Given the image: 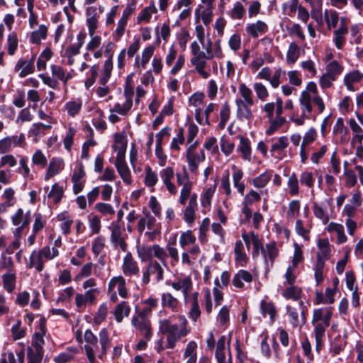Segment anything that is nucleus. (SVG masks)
<instances>
[{"label":"nucleus","mask_w":363,"mask_h":363,"mask_svg":"<svg viewBox=\"0 0 363 363\" xmlns=\"http://www.w3.org/2000/svg\"><path fill=\"white\" fill-rule=\"evenodd\" d=\"M177 183L181 186L179 202L184 206L189 199L188 206L184 212V219L189 225H192L196 218V211L197 209V195L192 194L193 184L190 181L186 171L184 174L177 173Z\"/></svg>","instance_id":"obj_1"},{"label":"nucleus","mask_w":363,"mask_h":363,"mask_svg":"<svg viewBox=\"0 0 363 363\" xmlns=\"http://www.w3.org/2000/svg\"><path fill=\"white\" fill-rule=\"evenodd\" d=\"M176 318L178 319V323H173L171 319L160 320V331L167 335V347L169 349L174 348L176 343L189 332L185 316L178 315Z\"/></svg>","instance_id":"obj_2"},{"label":"nucleus","mask_w":363,"mask_h":363,"mask_svg":"<svg viewBox=\"0 0 363 363\" xmlns=\"http://www.w3.org/2000/svg\"><path fill=\"white\" fill-rule=\"evenodd\" d=\"M99 339L101 345L100 350L96 336L94 335L91 330H87L85 331L84 340L86 344L84 345V350L90 363H95V357L96 354H98L99 357L101 359L107 352V350L110 347L108 333L106 328H104L100 331Z\"/></svg>","instance_id":"obj_3"},{"label":"nucleus","mask_w":363,"mask_h":363,"mask_svg":"<svg viewBox=\"0 0 363 363\" xmlns=\"http://www.w3.org/2000/svg\"><path fill=\"white\" fill-rule=\"evenodd\" d=\"M331 318V308H320L315 309L313 312L311 323L314 326L317 349L322 345L323 338L325 335L326 328L330 325Z\"/></svg>","instance_id":"obj_4"},{"label":"nucleus","mask_w":363,"mask_h":363,"mask_svg":"<svg viewBox=\"0 0 363 363\" xmlns=\"http://www.w3.org/2000/svg\"><path fill=\"white\" fill-rule=\"evenodd\" d=\"M197 141L194 142L189 145L186 151V160L188 162L189 170L192 173H196L199 164L206 159V155L203 150H198Z\"/></svg>","instance_id":"obj_5"},{"label":"nucleus","mask_w":363,"mask_h":363,"mask_svg":"<svg viewBox=\"0 0 363 363\" xmlns=\"http://www.w3.org/2000/svg\"><path fill=\"white\" fill-rule=\"evenodd\" d=\"M317 92H302L300 97L301 107L305 108L308 113H311L313 107H316L318 113H322L325 109L323 99L316 94Z\"/></svg>","instance_id":"obj_6"},{"label":"nucleus","mask_w":363,"mask_h":363,"mask_svg":"<svg viewBox=\"0 0 363 363\" xmlns=\"http://www.w3.org/2000/svg\"><path fill=\"white\" fill-rule=\"evenodd\" d=\"M241 96L242 98L237 99L235 101L238 106V117L240 120L250 122L253 117L251 110L248 108L249 105L253 104L251 92H241Z\"/></svg>","instance_id":"obj_7"},{"label":"nucleus","mask_w":363,"mask_h":363,"mask_svg":"<svg viewBox=\"0 0 363 363\" xmlns=\"http://www.w3.org/2000/svg\"><path fill=\"white\" fill-rule=\"evenodd\" d=\"M150 276H155L157 282L161 281L164 278V269L157 261L149 262L147 267L143 270L142 277L143 284L150 283Z\"/></svg>","instance_id":"obj_8"},{"label":"nucleus","mask_w":363,"mask_h":363,"mask_svg":"<svg viewBox=\"0 0 363 363\" xmlns=\"http://www.w3.org/2000/svg\"><path fill=\"white\" fill-rule=\"evenodd\" d=\"M170 286L175 291H182L184 299L191 294L193 283L189 276H181L170 284Z\"/></svg>","instance_id":"obj_9"},{"label":"nucleus","mask_w":363,"mask_h":363,"mask_svg":"<svg viewBox=\"0 0 363 363\" xmlns=\"http://www.w3.org/2000/svg\"><path fill=\"white\" fill-rule=\"evenodd\" d=\"M132 323L134 327L140 332L144 338L150 340L152 337V329L150 322L143 315L134 316L132 318Z\"/></svg>","instance_id":"obj_10"},{"label":"nucleus","mask_w":363,"mask_h":363,"mask_svg":"<svg viewBox=\"0 0 363 363\" xmlns=\"http://www.w3.org/2000/svg\"><path fill=\"white\" fill-rule=\"evenodd\" d=\"M107 291H117L121 298H127L128 289L124 277L121 275L112 277L108 281Z\"/></svg>","instance_id":"obj_11"},{"label":"nucleus","mask_w":363,"mask_h":363,"mask_svg":"<svg viewBox=\"0 0 363 363\" xmlns=\"http://www.w3.org/2000/svg\"><path fill=\"white\" fill-rule=\"evenodd\" d=\"M135 9V1H132L131 4H128L123 11V14L121 18L119 19L118 22V26L116 30V34L118 36V40L125 32V27L127 26L128 20L129 17L132 15Z\"/></svg>","instance_id":"obj_12"},{"label":"nucleus","mask_w":363,"mask_h":363,"mask_svg":"<svg viewBox=\"0 0 363 363\" xmlns=\"http://www.w3.org/2000/svg\"><path fill=\"white\" fill-rule=\"evenodd\" d=\"M122 272L126 277H135L139 274L140 268L131 253L128 252L123 258Z\"/></svg>","instance_id":"obj_13"},{"label":"nucleus","mask_w":363,"mask_h":363,"mask_svg":"<svg viewBox=\"0 0 363 363\" xmlns=\"http://www.w3.org/2000/svg\"><path fill=\"white\" fill-rule=\"evenodd\" d=\"M65 167V162L62 158L52 157L49 161L47 167L46 172L45 174L44 179L45 181L50 180L52 177L59 174Z\"/></svg>","instance_id":"obj_14"},{"label":"nucleus","mask_w":363,"mask_h":363,"mask_svg":"<svg viewBox=\"0 0 363 363\" xmlns=\"http://www.w3.org/2000/svg\"><path fill=\"white\" fill-rule=\"evenodd\" d=\"M99 291L97 288L87 290L84 294H77L75 296V304L78 308L84 307L87 303H93Z\"/></svg>","instance_id":"obj_15"},{"label":"nucleus","mask_w":363,"mask_h":363,"mask_svg":"<svg viewBox=\"0 0 363 363\" xmlns=\"http://www.w3.org/2000/svg\"><path fill=\"white\" fill-rule=\"evenodd\" d=\"M174 176V172L171 167H167L160 171V177L162 182L168 192L172 195H175L177 193V188L172 182Z\"/></svg>","instance_id":"obj_16"},{"label":"nucleus","mask_w":363,"mask_h":363,"mask_svg":"<svg viewBox=\"0 0 363 363\" xmlns=\"http://www.w3.org/2000/svg\"><path fill=\"white\" fill-rule=\"evenodd\" d=\"M112 148L117 153L116 159L125 158L127 139L123 133H115Z\"/></svg>","instance_id":"obj_17"},{"label":"nucleus","mask_w":363,"mask_h":363,"mask_svg":"<svg viewBox=\"0 0 363 363\" xmlns=\"http://www.w3.org/2000/svg\"><path fill=\"white\" fill-rule=\"evenodd\" d=\"M161 304L172 312H178L181 308L179 300L170 292H164L162 294Z\"/></svg>","instance_id":"obj_18"},{"label":"nucleus","mask_w":363,"mask_h":363,"mask_svg":"<svg viewBox=\"0 0 363 363\" xmlns=\"http://www.w3.org/2000/svg\"><path fill=\"white\" fill-rule=\"evenodd\" d=\"M115 166L123 182L128 185L132 184V177L125 158L116 159Z\"/></svg>","instance_id":"obj_19"},{"label":"nucleus","mask_w":363,"mask_h":363,"mask_svg":"<svg viewBox=\"0 0 363 363\" xmlns=\"http://www.w3.org/2000/svg\"><path fill=\"white\" fill-rule=\"evenodd\" d=\"M198 296L199 293L195 291L188 296L186 299H184L186 303H189L191 304L189 316L194 321H196L201 315V311L198 302Z\"/></svg>","instance_id":"obj_20"},{"label":"nucleus","mask_w":363,"mask_h":363,"mask_svg":"<svg viewBox=\"0 0 363 363\" xmlns=\"http://www.w3.org/2000/svg\"><path fill=\"white\" fill-rule=\"evenodd\" d=\"M238 138L240 143L238 146V151L240 153L242 159L252 162V148L250 140L242 135L238 136Z\"/></svg>","instance_id":"obj_21"},{"label":"nucleus","mask_w":363,"mask_h":363,"mask_svg":"<svg viewBox=\"0 0 363 363\" xmlns=\"http://www.w3.org/2000/svg\"><path fill=\"white\" fill-rule=\"evenodd\" d=\"M133 93L134 92H125V101L123 104H116L113 109H111V111L119 113L121 115H125L131 108L133 104Z\"/></svg>","instance_id":"obj_22"},{"label":"nucleus","mask_w":363,"mask_h":363,"mask_svg":"<svg viewBox=\"0 0 363 363\" xmlns=\"http://www.w3.org/2000/svg\"><path fill=\"white\" fill-rule=\"evenodd\" d=\"M35 56H33L32 58L29 61H26L22 59H20L16 66L15 69L19 70L20 69H22L21 72L19 73V77L23 78L27 76L29 74L33 73L35 71L34 67V60H35Z\"/></svg>","instance_id":"obj_23"},{"label":"nucleus","mask_w":363,"mask_h":363,"mask_svg":"<svg viewBox=\"0 0 363 363\" xmlns=\"http://www.w3.org/2000/svg\"><path fill=\"white\" fill-rule=\"evenodd\" d=\"M252 280L253 277L250 272L245 269H240L234 275L232 283L235 287L242 289L244 286V281L246 283H250Z\"/></svg>","instance_id":"obj_24"},{"label":"nucleus","mask_w":363,"mask_h":363,"mask_svg":"<svg viewBox=\"0 0 363 363\" xmlns=\"http://www.w3.org/2000/svg\"><path fill=\"white\" fill-rule=\"evenodd\" d=\"M317 246L316 259L325 262L330 257L331 249L329 241L327 239H319Z\"/></svg>","instance_id":"obj_25"},{"label":"nucleus","mask_w":363,"mask_h":363,"mask_svg":"<svg viewBox=\"0 0 363 363\" xmlns=\"http://www.w3.org/2000/svg\"><path fill=\"white\" fill-rule=\"evenodd\" d=\"M349 125L353 134L351 139V146L354 147L357 143H362L363 130L353 118L350 119Z\"/></svg>","instance_id":"obj_26"},{"label":"nucleus","mask_w":363,"mask_h":363,"mask_svg":"<svg viewBox=\"0 0 363 363\" xmlns=\"http://www.w3.org/2000/svg\"><path fill=\"white\" fill-rule=\"evenodd\" d=\"M11 221L13 225L28 227L30 222V213L29 211L24 213L22 208H18L11 216Z\"/></svg>","instance_id":"obj_27"},{"label":"nucleus","mask_w":363,"mask_h":363,"mask_svg":"<svg viewBox=\"0 0 363 363\" xmlns=\"http://www.w3.org/2000/svg\"><path fill=\"white\" fill-rule=\"evenodd\" d=\"M286 313L289 317L290 323L293 327H301L306 323V316L303 312L301 313V318L296 308L291 306H286Z\"/></svg>","instance_id":"obj_28"},{"label":"nucleus","mask_w":363,"mask_h":363,"mask_svg":"<svg viewBox=\"0 0 363 363\" xmlns=\"http://www.w3.org/2000/svg\"><path fill=\"white\" fill-rule=\"evenodd\" d=\"M268 30L267 25L262 21H257L255 23H250L246 26V31L253 38H257L259 33L264 34Z\"/></svg>","instance_id":"obj_29"},{"label":"nucleus","mask_w":363,"mask_h":363,"mask_svg":"<svg viewBox=\"0 0 363 363\" xmlns=\"http://www.w3.org/2000/svg\"><path fill=\"white\" fill-rule=\"evenodd\" d=\"M242 238L247 249L250 248L251 244L253 245L255 253H257L260 249H262L261 240H259L258 235L255 234L254 232H251L250 233L245 232L242 234Z\"/></svg>","instance_id":"obj_30"},{"label":"nucleus","mask_w":363,"mask_h":363,"mask_svg":"<svg viewBox=\"0 0 363 363\" xmlns=\"http://www.w3.org/2000/svg\"><path fill=\"white\" fill-rule=\"evenodd\" d=\"M111 242L116 247H119L122 251L127 250V245L122 238V233L121 228L118 225L113 226L111 235Z\"/></svg>","instance_id":"obj_31"},{"label":"nucleus","mask_w":363,"mask_h":363,"mask_svg":"<svg viewBox=\"0 0 363 363\" xmlns=\"http://www.w3.org/2000/svg\"><path fill=\"white\" fill-rule=\"evenodd\" d=\"M363 79V73L354 70L345 75L344 82L348 91H355L353 84L359 82Z\"/></svg>","instance_id":"obj_32"},{"label":"nucleus","mask_w":363,"mask_h":363,"mask_svg":"<svg viewBox=\"0 0 363 363\" xmlns=\"http://www.w3.org/2000/svg\"><path fill=\"white\" fill-rule=\"evenodd\" d=\"M233 169V181L234 186L238 189V191L243 195L245 186L242 182L243 177V172L241 169L237 167L235 164L231 166Z\"/></svg>","instance_id":"obj_33"},{"label":"nucleus","mask_w":363,"mask_h":363,"mask_svg":"<svg viewBox=\"0 0 363 363\" xmlns=\"http://www.w3.org/2000/svg\"><path fill=\"white\" fill-rule=\"evenodd\" d=\"M197 343L195 341H190L184 352V359L186 363H196L197 362Z\"/></svg>","instance_id":"obj_34"},{"label":"nucleus","mask_w":363,"mask_h":363,"mask_svg":"<svg viewBox=\"0 0 363 363\" xmlns=\"http://www.w3.org/2000/svg\"><path fill=\"white\" fill-rule=\"evenodd\" d=\"M327 230L329 233L335 232L336 233L337 243L342 244L347 242V238L345 233L344 227L342 225L331 222L328 224Z\"/></svg>","instance_id":"obj_35"},{"label":"nucleus","mask_w":363,"mask_h":363,"mask_svg":"<svg viewBox=\"0 0 363 363\" xmlns=\"http://www.w3.org/2000/svg\"><path fill=\"white\" fill-rule=\"evenodd\" d=\"M333 133L340 137V142L345 143L347 141L348 130L344 124V121L342 118H338L333 127Z\"/></svg>","instance_id":"obj_36"},{"label":"nucleus","mask_w":363,"mask_h":363,"mask_svg":"<svg viewBox=\"0 0 363 363\" xmlns=\"http://www.w3.org/2000/svg\"><path fill=\"white\" fill-rule=\"evenodd\" d=\"M312 209L315 218L320 219L323 224L328 223L330 220L329 214L326 208L323 204L315 202L313 204Z\"/></svg>","instance_id":"obj_37"},{"label":"nucleus","mask_w":363,"mask_h":363,"mask_svg":"<svg viewBox=\"0 0 363 363\" xmlns=\"http://www.w3.org/2000/svg\"><path fill=\"white\" fill-rule=\"evenodd\" d=\"M158 182L157 174L150 166L145 167L144 182L146 186L154 191V186Z\"/></svg>","instance_id":"obj_38"},{"label":"nucleus","mask_w":363,"mask_h":363,"mask_svg":"<svg viewBox=\"0 0 363 363\" xmlns=\"http://www.w3.org/2000/svg\"><path fill=\"white\" fill-rule=\"evenodd\" d=\"M260 309L262 315L264 316L269 315L271 323H274L277 313L274 303L263 300L260 303Z\"/></svg>","instance_id":"obj_39"},{"label":"nucleus","mask_w":363,"mask_h":363,"mask_svg":"<svg viewBox=\"0 0 363 363\" xmlns=\"http://www.w3.org/2000/svg\"><path fill=\"white\" fill-rule=\"evenodd\" d=\"M28 266L29 268H35L38 272L43 271L44 268V260L38 250H33L30 254Z\"/></svg>","instance_id":"obj_40"},{"label":"nucleus","mask_w":363,"mask_h":363,"mask_svg":"<svg viewBox=\"0 0 363 363\" xmlns=\"http://www.w3.org/2000/svg\"><path fill=\"white\" fill-rule=\"evenodd\" d=\"M260 250L263 252L264 259L266 260L269 259L272 264L279 255V249L274 242L267 243L264 248L262 247V249Z\"/></svg>","instance_id":"obj_41"},{"label":"nucleus","mask_w":363,"mask_h":363,"mask_svg":"<svg viewBox=\"0 0 363 363\" xmlns=\"http://www.w3.org/2000/svg\"><path fill=\"white\" fill-rule=\"evenodd\" d=\"M130 311V306L125 302L123 301L118 304L114 310V316L117 322L121 323L124 317H128Z\"/></svg>","instance_id":"obj_42"},{"label":"nucleus","mask_w":363,"mask_h":363,"mask_svg":"<svg viewBox=\"0 0 363 363\" xmlns=\"http://www.w3.org/2000/svg\"><path fill=\"white\" fill-rule=\"evenodd\" d=\"M48 35V28L46 26L41 24L39 26L38 30L33 31L30 37V42L32 44L40 45L41 39H45Z\"/></svg>","instance_id":"obj_43"},{"label":"nucleus","mask_w":363,"mask_h":363,"mask_svg":"<svg viewBox=\"0 0 363 363\" xmlns=\"http://www.w3.org/2000/svg\"><path fill=\"white\" fill-rule=\"evenodd\" d=\"M137 253L142 262L153 261L152 245H139L137 247Z\"/></svg>","instance_id":"obj_44"},{"label":"nucleus","mask_w":363,"mask_h":363,"mask_svg":"<svg viewBox=\"0 0 363 363\" xmlns=\"http://www.w3.org/2000/svg\"><path fill=\"white\" fill-rule=\"evenodd\" d=\"M272 174L270 172L266 171L255 178L252 179L251 183L257 189L265 187L271 180Z\"/></svg>","instance_id":"obj_45"},{"label":"nucleus","mask_w":363,"mask_h":363,"mask_svg":"<svg viewBox=\"0 0 363 363\" xmlns=\"http://www.w3.org/2000/svg\"><path fill=\"white\" fill-rule=\"evenodd\" d=\"M342 70L343 67L337 60H333L327 65L325 74L330 79L335 80L336 77L342 73Z\"/></svg>","instance_id":"obj_46"},{"label":"nucleus","mask_w":363,"mask_h":363,"mask_svg":"<svg viewBox=\"0 0 363 363\" xmlns=\"http://www.w3.org/2000/svg\"><path fill=\"white\" fill-rule=\"evenodd\" d=\"M2 280L4 289L9 293L13 292L16 286V273L9 272L2 276Z\"/></svg>","instance_id":"obj_47"},{"label":"nucleus","mask_w":363,"mask_h":363,"mask_svg":"<svg viewBox=\"0 0 363 363\" xmlns=\"http://www.w3.org/2000/svg\"><path fill=\"white\" fill-rule=\"evenodd\" d=\"M235 261L238 262L241 266H243L247 262V256L244 251V246L240 240H238L235 245Z\"/></svg>","instance_id":"obj_48"},{"label":"nucleus","mask_w":363,"mask_h":363,"mask_svg":"<svg viewBox=\"0 0 363 363\" xmlns=\"http://www.w3.org/2000/svg\"><path fill=\"white\" fill-rule=\"evenodd\" d=\"M196 242V237L191 230L182 232L179 237V245L181 247L186 250V247Z\"/></svg>","instance_id":"obj_49"},{"label":"nucleus","mask_w":363,"mask_h":363,"mask_svg":"<svg viewBox=\"0 0 363 363\" xmlns=\"http://www.w3.org/2000/svg\"><path fill=\"white\" fill-rule=\"evenodd\" d=\"M301 288L293 284L283 291L282 296L286 299L298 301L301 298Z\"/></svg>","instance_id":"obj_50"},{"label":"nucleus","mask_w":363,"mask_h":363,"mask_svg":"<svg viewBox=\"0 0 363 363\" xmlns=\"http://www.w3.org/2000/svg\"><path fill=\"white\" fill-rule=\"evenodd\" d=\"M57 220L61 222L60 228L65 235L69 233L70 227L73 223V220L70 218L67 213H62L57 216Z\"/></svg>","instance_id":"obj_51"},{"label":"nucleus","mask_w":363,"mask_h":363,"mask_svg":"<svg viewBox=\"0 0 363 363\" xmlns=\"http://www.w3.org/2000/svg\"><path fill=\"white\" fill-rule=\"evenodd\" d=\"M17 358L18 359H16L12 352L4 353L2 355L1 363H24L23 350H21L17 354Z\"/></svg>","instance_id":"obj_52"},{"label":"nucleus","mask_w":363,"mask_h":363,"mask_svg":"<svg viewBox=\"0 0 363 363\" xmlns=\"http://www.w3.org/2000/svg\"><path fill=\"white\" fill-rule=\"evenodd\" d=\"M299 57V47L298 45L292 42L288 49L286 53V60L289 64H294Z\"/></svg>","instance_id":"obj_53"},{"label":"nucleus","mask_w":363,"mask_h":363,"mask_svg":"<svg viewBox=\"0 0 363 363\" xmlns=\"http://www.w3.org/2000/svg\"><path fill=\"white\" fill-rule=\"evenodd\" d=\"M176 241L177 236L175 235L173 240L172 242L169 241L166 245V250L168 252L167 257L169 256L174 262H178L179 260V251L175 247Z\"/></svg>","instance_id":"obj_54"},{"label":"nucleus","mask_w":363,"mask_h":363,"mask_svg":"<svg viewBox=\"0 0 363 363\" xmlns=\"http://www.w3.org/2000/svg\"><path fill=\"white\" fill-rule=\"evenodd\" d=\"M325 262L324 261L316 259L313 266L315 280L318 285L322 283L323 281Z\"/></svg>","instance_id":"obj_55"},{"label":"nucleus","mask_w":363,"mask_h":363,"mask_svg":"<svg viewBox=\"0 0 363 363\" xmlns=\"http://www.w3.org/2000/svg\"><path fill=\"white\" fill-rule=\"evenodd\" d=\"M63 194V188L56 183L52 186L48 196L52 199L55 203H57L61 201Z\"/></svg>","instance_id":"obj_56"},{"label":"nucleus","mask_w":363,"mask_h":363,"mask_svg":"<svg viewBox=\"0 0 363 363\" xmlns=\"http://www.w3.org/2000/svg\"><path fill=\"white\" fill-rule=\"evenodd\" d=\"M294 251L290 267L297 268L299 263L303 260V254L301 247L297 243L294 244Z\"/></svg>","instance_id":"obj_57"},{"label":"nucleus","mask_w":363,"mask_h":363,"mask_svg":"<svg viewBox=\"0 0 363 363\" xmlns=\"http://www.w3.org/2000/svg\"><path fill=\"white\" fill-rule=\"evenodd\" d=\"M157 10L156 7L152 5V6H147L143 9L140 13H139L137 20L138 23H140L141 21L149 22L151 18V13H157Z\"/></svg>","instance_id":"obj_58"},{"label":"nucleus","mask_w":363,"mask_h":363,"mask_svg":"<svg viewBox=\"0 0 363 363\" xmlns=\"http://www.w3.org/2000/svg\"><path fill=\"white\" fill-rule=\"evenodd\" d=\"M51 123H52L51 121H50L49 124H44L42 123H34L32 125V126L30 129V133L35 137H38V136L43 134L44 131L45 130L51 129L52 128Z\"/></svg>","instance_id":"obj_59"},{"label":"nucleus","mask_w":363,"mask_h":363,"mask_svg":"<svg viewBox=\"0 0 363 363\" xmlns=\"http://www.w3.org/2000/svg\"><path fill=\"white\" fill-rule=\"evenodd\" d=\"M287 185L291 196H296L299 193L298 181L295 173H293L288 179Z\"/></svg>","instance_id":"obj_60"},{"label":"nucleus","mask_w":363,"mask_h":363,"mask_svg":"<svg viewBox=\"0 0 363 363\" xmlns=\"http://www.w3.org/2000/svg\"><path fill=\"white\" fill-rule=\"evenodd\" d=\"M107 314L108 307L106 303H104L99 306L98 311L94 315V323L96 325L101 324L106 320Z\"/></svg>","instance_id":"obj_61"},{"label":"nucleus","mask_w":363,"mask_h":363,"mask_svg":"<svg viewBox=\"0 0 363 363\" xmlns=\"http://www.w3.org/2000/svg\"><path fill=\"white\" fill-rule=\"evenodd\" d=\"M42 258L46 260H51L55 257H57L59 254L58 250L55 247H52V249L49 246H45L43 247L41 250L38 251Z\"/></svg>","instance_id":"obj_62"},{"label":"nucleus","mask_w":363,"mask_h":363,"mask_svg":"<svg viewBox=\"0 0 363 363\" xmlns=\"http://www.w3.org/2000/svg\"><path fill=\"white\" fill-rule=\"evenodd\" d=\"M82 102L81 100L71 101L65 104V108L71 116H74L81 110Z\"/></svg>","instance_id":"obj_63"},{"label":"nucleus","mask_w":363,"mask_h":363,"mask_svg":"<svg viewBox=\"0 0 363 363\" xmlns=\"http://www.w3.org/2000/svg\"><path fill=\"white\" fill-rule=\"evenodd\" d=\"M27 355L28 363H40L43 356V352L35 350L33 347H28Z\"/></svg>","instance_id":"obj_64"}]
</instances>
